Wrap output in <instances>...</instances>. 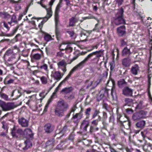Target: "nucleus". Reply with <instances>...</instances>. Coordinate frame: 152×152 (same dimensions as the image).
<instances>
[{"mask_svg":"<svg viewBox=\"0 0 152 152\" xmlns=\"http://www.w3.org/2000/svg\"><path fill=\"white\" fill-rule=\"evenodd\" d=\"M0 107L4 111H7L13 109L15 106L13 102H6L0 100Z\"/></svg>","mask_w":152,"mask_h":152,"instance_id":"nucleus-6","label":"nucleus"},{"mask_svg":"<svg viewBox=\"0 0 152 152\" xmlns=\"http://www.w3.org/2000/svg\"><path fill=\"white\" fill-rule=\"evenodd\" d=\"M118 12L115 13V16L113 18L114 23L116 25L121 24H124L125 21L124 18V10L122 7L117 10Z\"/></svg>","mask_w":152,"mask_h":152,"instance_id":"nucleus-3","label":"nucleus"},{"mask_svg":"<svg viewBox=\"0 0 152 152\" xmlns=\"http://www.w3.org/2000/svg\"><path fill=\"white\" fill-rule=\"evenodd\" d=\"M112 84V88L111 90V96H112L113 100L116 101L117 98L115 91V83L114 80H111Z\"/></svg>","mask_w":152,"mask_h":152,"instance_id":"nucleus-15","label":"nucleus"},{"mask_svg":"<svg viewBox=\"0 0 152 152\" xmlns=\"http://www.w3.org/2000/svg\"><path fill=\"white\" fill-rule=\"evenodd\" d=\"M86 118L83 121L80 125V131L77 133L82 134L83 132H87L89 123V121Z\"/></svg>","mask_w":152,"mask_h":152,"instance_id":"nucleus-9","label":"nucleus"},{"mask_svg":"<svg viewBox=\"0 0 152 152\" xmlns=\"http://www.w3.org/2000/svg\"><path fill=\"white\" fill-rule=\"evenodd\" d=\"M99 129V128L97 126L91 125L90 127V133H92L98 131Z\"/></svg>","mask_w":152,"mask_h":152,"instance_id":"nucleus-36","label":"nucleus"},{"mask_svg":"<svg viewBox=\"0 0 152 152\" xmlns=\"http://www.w3.org/2000/svg\"><path fill=\"white\" fill-rule=\"evenodd\" d=\"M54 128L50 123L46 124L44 126V130L45 132L47 134H50L54 130Z\"/></svg>","mask_w":152,"mask_h":152,"instance_id":"nucleus-18","label":"nucleus"},{"mask_svg":"<svg viewBox=\"0 0 152 152\" xmlns=\"http://www.w3.org/2000/svg\"><path fill=\"white\" fill-rule=\"evenodd\" d=\"M91 110V108L90 107L88 108L86 110L85 112V114L86 116V119H88L90 115V112Z\"/></svg>","mask_w":152,"mask_h":152,"instance_id":"nucleus-38","label":"nucleus"},{"mask_svg":"<svg viewBox=\"0 0 152 152\" xmlns=\"http://www.w3.org/2000/svg\"><path fill=\"white\" fill-rule=\"evenodd\" d=\"M11 21L8 22V23L10 25V26L12 25H11L12 23H17L18 22L16 20V17L15 15H13L11 16Z\"/></svg>","mask_w":152,"mask_h":152,"instance_id":"nucleus-29","label":"nucleus"},{"mask_svg":"<svg viewBox=\"0 0 152 152\" xmlns=\"http://www.w3.org/2000/svg\"><path fill=\"white\" fill-rule=\"evenodd\" d=\"M116 4H117L118 6H121L123 2V0H115Z\"/></svg>","mask_w":152,"mask_h":152,"instance_id":"nucleus-56","label":"nucleus"},{"mask_svg":"<svg viewBox=\"0 0 152 152\" xmlns=\"http://www.w3.org/2000/svg\"><path fill=\"white\" fill-rule=\"evenodd\" d=\"M146 114V113L144 111L140 110L133 114L132 117V119L134 121H135L143 118L145 117Z\"/></svg>","mask_w":152,"mask_h":152,"instance_id":"nucleus-8","label":"nucleus"},{"mask_svg":"<svg viewBox=\"0 0 152 152\" xmlns=\"http://www.w3.org/2000/svg\"><path fill=\"white\" fill-rule=\"evenodd\" d=\"M64 74H61L59 71L55 72L53 75V77L55 80H57V82L59 81L62 77Z\"/></svg>","mask_w":152,"mask_h":152,"instance_id":"nucleus-24","label":"nucleus"},{"mask_svg":"<svg viewBox=\"0 0 152 152\" xmlns=\"http://www.w3.org/2000/svg\"><path fill=\"white\" fill-rule=\"evenodd\" d=\"M68 126L65 125L64 127L62 129L60 130L58 132H57V131L56 132V134H61L62 135L60 136V137H62L64 135L65 133L66 132L68 131Z\"/></svg>","mask_w":152,"mask_h":152,"instance_id":"nucleus-27","label":"nucleus"},{"mask_svg":"<svg viewBox=\"0 0 152 152\" xmlns=\"http://www.w3.org/2000/svg\"><path fill=\"white\" fill-rule=\"evenodd\" d=\"M40 80L43 84H46L47 83V79L46 77L42 76L40 78Z\"/></svg>","mask_w":152,"mask_h":152,"instance_id":"nucleus-47","label":"nucleus"},{"mask_svg":"<svg viewBox=\"0 0 152 152\" xmlns=\"http://www.w3.org/2000/svg\"><path fill=\"white\" fill-rule=\"evenodd\" d=\"M100 113V112L99 110L97 109H94V112L92 114V119H94L96 116L98 117V118L99 117H101L99 115Z\"/></svg>","mask_w":152,"mask_h":152,"instance_id":"nucleus-30","label":"nucleus"},{"mask_svg":"<svg viewBox=\"0 0 152 152\" xmlns=\"http://www.w3.org/2000/svg\"><path fill=\"white\" fill-rule=\"evenodd\" d=\"M121 47H124L125 45L128 46L126 42L124 41V39H121Z\"/></svg>","mask_w":152,"mask_h":152,"instance_id":"nucleus-53","label":"nucleus"},{"mask_svg":"<svg viewBox=\"0 0 152 152\" xmlns=\"http://www.w3.org/2000/svg\"><path fill=\"white\" fill-rule=\"evenodd\" d=\"M54 140L53 138L50 139L48 140L46 143V147L47 148L48 146H50V148H52L53 144L54 142Z\"/></svg>","mask_w":152,"mask_h":152,"instance_id":"nucleus-34","label":"nucleus"},{"mask_svg":"<svg viewBox=\"0 0 152 152\" xmlns=\"http://www.w3.org/2000/svg\"><path fill=\"white\" fill-rule=\"evenodd\" d=\"M93 18L94 19H95L96 20H97L98 22V23L95 25V27L94 28V31H99V28H101V27L98 26V25L99 24V20L97 18H96L95 17H93Z\"/></svg>","mask_w":152,"mask_h":152,"instance_id":"nucleus-44","label":"nucleus"},{"mask_svg":"<svg viewBox=\"0 0 152 152\" xmlns=\"http://www.w3.org/2000/svg\"><path fill=\"white\" fill-rule=\"evenodd\" d=\"M55 32L56 34L57 38L58 39V37H59L60 35V33L57 28V25L59 23V15L58 14H55Z\"/></svg>","mask_w":152,"mask_h":152,"instance_id":"nucleus-13","label":"nucleus"},{"mask_svg":"<svg viewBox=\"0 0 152 152\" xmlns=\"http://www.w3.org/2000/svg\"><path fill=\"white\" fill-rule=\"evenodd\" d=\"M37 67L39 69H43L46 71H47L48 69V66L46 64H44L43 65L40 66H37Z\"/></svg>","mask_w":152,"mask_h":152,"instance_id":"nucleus-45","label":"nucleus"},{"mask_svg":"<svg viewBox=\"0 0 152 152\" xmlns=\"http://www.w3.org/2000/svg\"><path fill=\"white\" fill-rule=\"evenodd\" d=\"M142 147L143 150L146 152H150L152 150V144L146 141Z\"/></svg>","mask_w":152,"mask_h":152,"instance_id":"nucleus-21","label":"nucleus"},{"mask_svg":"<svg viewBox=\"0 0 152 152\" xmlns=\"http://www.w3.org/2000/svg\"><path fill=\"white\" fill-rule=\"evenodd\" d=\"M73 90L72 87H65L62 89L60 92L63 94H67L71 92Z\"/></svg>","mask_w":152,"mask_h":152,"instance_id":"nucleus-26","label":"nucleus"},{"mask_svg":"<svg viewBox=\"0 0 152 152\" xmlns=\"http://www.w3.org/2000/svg\"><path fill=\"white\" fill-rule=\"evenodd\" d=\"M126 83L124 79H121L118 82V84L119 86L122 85L124 84H126Z\"/></svg>","mask_w":152,"mask_h":152,"instance_id":"nucleus-52","label":"nucleus"},{"mask_svg":"<svg viewBox=\"0 0 152 152\" xmlns=\"http://www.w3.org/2000/svg\"><path fill=\"white\" fill-rule=\"evenodd\" d=\"M50 15H48L47 12V15L46 16L43 18V20L41 22V23L42 24H44L51 17H50Z\"/></svg>","mask_w":152,"mask_h":152,"instance_id":"nucleus-48","label":"nucleus"},{"mask_svg":"<svg viewBox=\"0 0 152 152\" xmlns=\"http://www.w3.org/2000/svg\"><path fill=\"white\" fill-rule=\"evenodd\" d=\"M117 121L119 124H120L121 125L123 126L124 127H125V125H127V126L126 127V129H128L130 128L131 125L130 121H126L124 120H121V118H123L124 117L119 113H117Z\"/></svg>","mask_w":152,"mask_h":152,"instance_id":"nucleus-7","label":"nucleus"},{"mask_svg":"<svg viewBox=\"0 0 152 152\" xmlns=\"http://www.w3.org/2000/svg\"><path fill=\"white\" fill-rule=\"evenodd\" d=\"M24 144L25 145V146L23 148V150H26L29 147V144H31L30 141L28 140H27L24 141Z\"/></svg>","mask_w":152,"mask_h":152,"instance_id":"nucleus-40","label":"nucleus"},{"mask_svg":"<svg viewBox=\"0 0 152 152\" xmlns=\"http://www.w3.org/2000/svg\"><path fill=\"white\" fill-rule=\"evenodd\" d=\"M83 111V109H81L80 112L78 113H76L75 115H74V116L76 118L79 122L80 120L82 118L83 116V114L82 113Z\"/></svg>","mask_w":152,"mask_h":152,"instance_id":"nucleus-28","label":"nucleus"},{"mask_svg":"<svg viewBox=\"0 0 152 152\" xmlns=\"http://www.w3.org/2000/svg\"><path fill=\"white\" fill-rule=\"evenodd\" d=\"M67 107V104L65 103L63 100L59 101L55 110L56 115L59 117H62L64 115V111L66 110Z\"/></svg>","mask_w":152,"mask_h":152,"instance_id":"nucleus-5","label":"nucleus"},{"mask_svg":"<svg viewBox=\"0 0 152 152\" xmlns=\"http://www.w3.org/2000/svg\"><path fill=\"white\" fill-rule=\"evenodd\" d=\"M19 26H18L14 28L12 30L11 32L9 34H6V32H4L2 30L3 29V28L1 27V34H0L1 36H8L10 37L13 36L17 31L18 29V28Z\"/></svg>","mask_w":152,"mask_h":152,"instance_id":"nucleus-11","label":"nucleus"},{"mask_svg":"<svg viewBox=\"0 0 152 152\" xmlns=\"http://www.w3.org/2000/svg\"><path fill=\"white\" fill-rule=\"evenodd\" d=\"M131 46L129 48L127 46L125 47L122 51V55L124 56L129 57L132 53L131 52L130 49Z\"/></svg>","mask_w":152,"mask_h":152,"instance_id":"nucleus-19","label":"nucleus"},{"mask_svg":"<svg viewBox=\"0 0 152 152\" xmlns=\"http://www.w3.org/2000/svg\"><path fill=\"white\" fill-rule=\"evenodd\" d=\"M0 96L2 98L6 101H9L10 100V98L8 97V96L5 93L0 92Z\"/></svg>","mask_w":152,"mask_h":152,"instance_id":"nucleus-37","label":"nucleus"},{"mask_svg":"<svg viewBox=\"0 0 152 152\" xmlns=\"http://www.w3.org/2000/svg\"><path fill=\"white\" fill-rule=\"evenodd\" d=\"M139 70V68L138 65L135 64L132 67L131 72L133 75H136L137 74Z\"/></svg>","mask_w":152,"mask_h":152,"instance_id":"nucleus-25","label":"nucleus"},{"mask_svg":"<svg viewBox=\"0 0 152 152\" xmlns=\"http://www.w3.org/2000/svg\"><path fill=\"white\" fill-rule=\"evenodd\" d=\"M58 67L60 66H66V63L64 60L59 61L58 63Z\"/></svg>","mask_w":152,"mask_h":152,"instance_id":"nucleus-46","label":"nucleus"},{"mask_svg":"<svg viewBox=\"0 0 152 152\" xmlns=\"http://www.w3.org/2000/svg\"><path fill=\"white\" fill-rule=\"evenodd\" d=\"M133 101L132 99L129 98H125L124 99V101L126 104L129 106H132Z\"/></svg>","mask_w":152,"mask_h":152,"instance_id":"nucleus-33","label":"nucleus"},{"mask_svg":"<svg viewBox=\"0 0 152 152\" xmlns=\"http://www.w3.org/2000/svg\"><path fill=\"white\" fill-rule=\"evenodd\" d=\"M146 122L143 120H139L137 121L135 124V127L138 129L141 130L145 127Z\"/></svg>","mask_w":152,"mask_h":152,"instance_id":"nucleus-16","label":"nucleus"},{"mask_svg":"<svg viewBox=\"0 0 152 152\" xmlns=\"http://www.w3.org/2000/svg\"><path fill=\"white\" fill-rule=\"evenodd\" d=\"M48 93H46L45 94V92H43L40 93L39 94V96L41 97H42V99H43L45 97V96Z\"/></svg>","mask_w":152,"mask_h":152,"instance_id":"nucleus-64","label":"nucleus"},{"mask_svg":"<svg viewBox=\"0 0 152 152\" xmlns=\"http://www.w3.org/2000/svg\"><path fill=\"white\" fill-rule=\"evenodd\" d=\"M62 0H60L59 3L57 5L55 10V14H58L60 10V8L61 7V3Z\"/></svg>","mask_w":152,"mask_h":152,"instance_id":"nucleus-32","label":"nucleus"},{"mask_svg":"<svg viewBox=\"0 0 152 152\" xmlns=\"http://www.w3.org/2000/svg\"><path fill=\"white\" fill-rule=\"evenodd\" d=\"M11 130L12 137L20 140H23L24 138L29 139L33 137L34 134L30 129H26L23 131L21 129L17 128L14 125Z\"/></svg>","mask_w":152,"mask_h":152,"instance_id":"nucleus-2","label":"nucleus"},{"mask_svg":"<svg viewBox=\"0 0 152 152\" xmlns=\"http://www.w3.org/2000/svg\"><path fill=\"white\" fill-rule=\"evenodd\" d=\"M66 32L69 34L70 37H73L75 34V33L73 31H66Z\"/></svg>","mask_w":152,"mask_h":152,"instance_id":"nucleus-55","label":"nucleus"},{"mask_svg":"<svg viewBox=\"0 0 152 152\" xmlns=\"http://www.w3.org/2000/svg\"><path fill=\"white\" fill-rule=\"evenodd\" d=\"M2 23H3V26L4 27L6 28V32H7L10 30V26H8L7 23L5 21H3Z\"/></svg>","mask_w":152,"mask_h":152,"instance_id":"nucleus-49","label":"nucleus"},{"mask_svg":"<svg viewBox=\"0 0 152 152\" xmlns=\"http://www.w3.org/2000/svg\"><path fill=\"white\" fill-rule=\"evenodd\" d=\"M103 108L107 110H108L109 107L108 104L106 103H104L103 104Z\"/></svg>","mask_w":152,"mask_h":152,"instance_id":"nucleus-63","label":"nucleus"},{"mask_svg":"<svg viewBox=\"0 0 152 152\" xmlns=\"http://www.w3.org/2000/svg\"><path fill=\"white\" fill-rule=\"evenodd\" d=\"M0 15L2 18L8 20L11 18V15H10L8 13L5 12H0Z\"/></svg>","mask_w":152,"mask_h":152,"instance_id":"nucleus-31","label":"nucleus"},{"mask_svg":"<svg viewBox=\"0 0 152 152\" xmlns=\"http://www.w3.org/2000/svg\"><path fill=\"white\" fill-rule=\"evenodd\" d=\"M122 64L125 67H129L131 64V59L129 57L124 58L122 60Z\"/></svg>","mask_w":152,"mask_h":152,"instance_id":"nucleus-23","label":"nucleus"},{"mask_svg":"<svg viewBox=\"0 0 152 152\" xmlns=\"http://www.w3.org/2000/svg\"><path fill=\"white\" fill-rule=\"evenodd\" d=\"M8 78V77H7L5 79L4 83L5 84H8L12 83H13L14 80L10 79L8 80H7V79Z\"/></svg>","mask_w":152,"mask_h":152,"instance_id":"nucleus-43","label":"nucleus"},{"mask_svg":"<svg viewBox=\"0 0 152 152\" xmlns=\"http://www.w3.org/2000/svg\"><path fill=\"white\" fill-rule=\"evenodd\" d=\"M101 117H99L97 119L91 121V125L97 126L99 122L101 121Z\"/></svg>","mask_w":152,"mask_h":152,"instance_id":"nucleus-39","label":"nucleus"},{"mask_svg":"<svg viewBox=\"0 0 152 152\" xmlns=\"http://www.w3.org/2000/svg\"><path fill=\"white\" fill-rule=\"evenodd\" d=\"M122 91V94L126 96H132L133 89L129 88L128 86L124 87Z\"/></svg>","mask_w":152,"mask_h":152,"instance_id":"nucleus-12","label":"nucleus"},{"mask_svg":"<svg viewBox=\"0 0 152 152\" xmlns=\"http://www.w3.org/2000/svg\"><path fill=\"white\" fill-rule=\"evenodd\" d=\"M44 39L45 41L48 42L53 39L51 36L49 34H45L44 37Z\"/></svg>","mask_w":152,"mask_h":152,"instance_id":"nucleus-42","label":"nucleus"},{"mask_svg":"<svg viewBox=\"0 0 152 152\" xmlns=\"http://www.w3.org/2000/svg\"><path fill=\"white\" fill-rule=\"evenodd\" d=\"M13 53V50L11 49H8L5 52V56H9L12 54Z\"/></svg>","mask_w":152,"mask_h":152,"instance_id":"nucleus-50","label":"nucleus"},{"mask_svg":"<svg viewBox=\"0 0 152 152\" xmlns=\"http://www.w3.org/2000/svg\"><path fill=\"white\" fill-rule=\"evenodd\" d=\"M103 119L102 120L106 121L107 118V116L106 113L103 112Z\"/></svg>","mask_w":152,"mask_h":152,"instance_id":"nucleus-57","label":"nucleus"},{"mask_svg":"<svg viewBox=\"0 0 152 152\" xmlns=\"http://www.w3.org/2000/svg\"><path fill=\"white\" fill-rule=\"evenodd\" d=\"M42 55L39 53H36L31 56V58L36 60H39L41 58Z\"/></svg>","mask_w":152,"mask_h":152,"instance_id":"nucleus-35","label":"nucleus"},{"mask_svg":"<svg viewBox=\"0 0 152 152\" xmlns=\"http://www.w3.org/2000/svg\"><path fill=\"white\" fill-rule=\"evenodd\" d=\"M146 134L147 132L145 131L141 132V134L143 139H144L146 137Z\"/></svg>","mask_w":152,"mask_h":152,"instance_id":"nucleus-62","label":"nucleus"},{"mask_svg":"<svg viewBox=\"0 0 152 152\" xmlns=\"http://www.w3.org/2000/svg\"><path fill=\"white\" fill-rule=\"evenodd\" d=\"M108 90L107 89H103L100 91L97 97V100L99 101L103 98L108 97L109 94Z\"/></svg>","mask_w":152,"mask_h":152,"instance_id":"nucleus-10","label":"nucleus"},{"mask_svg":"<svg viewBox=\"0 0 152 152\" xmlns=\"http://www.w3.org/2000/svg\"><path fill=\"white\" fill-rule=\"evenodd\" d=\"M136 108L137 109H141L142 108V102H140L136 107Z\"/></svg>","mask_w":152,"mask_h":152,"instance_id":"nucleus-60","label":"nucleus"},{"mask_svg":"<svg viewBox=\"0 0 152 152\" xmlns=\"http://www.w3.org/2000/svg\"><path fill=\"white\" fill-rule=\"evenodd\" d=\"M56 0H41L37 3L40 4L41 6L45 8L47 12V15H50V17L52 15V7Z\"/></svg>","mask_w":152,"mask_h":152,"instance_id":"nucleus-4","label":"nucleus"},{"mask_svg":"<svg viewBox=\"0 0 152 152\" xmlns=\"http://www.w3.org/2000/svg\"><path fill=\"white\" fill-rule=\"evenodd\" d=\"M18 122L22 127H27L28 125V121L23 117L19 118L18 119Z\"/></svg>","mask_w":152,"mask_h":152,"instance_id":"nucleus-20","label":"nucleus"},{"mask_svg":"<svg viewBox=\"0 0 152 152\" xmlns=\"http://www.w3.org/2000/svg\"><path fill=\"white\" fill-rule=\"evenodd\" d=\"M72 120L73 122L76 125H77L79 122L74 116V114L73 115V117L72 118Z\"/></svg>","mask_w":152,"mask_h":152,"instance_id":"nucleus-51","label":"nucleus"},{"mask_svg":"<svg viewBox=\"0 0 152 152\" xmlns=\"http://www.w3.org/2000/svg\"><path fill=\"white\" fill-rule=\"evenodd\" d=\"M79 19L75 17H72L69 19V26H74L75 25L76 23L79 21Z\"/></svg>","mask_w":152,"mask_h":152,"instance_id":"nucleus-22","label":"nucleus"},{"mask_svg":"<svg viewBox=\"0 0 152 152\" xmlns=\"http://www.w3.org/2000/svg\"><path fill=\"white\" fill-rule=\"evenodd\" d=\"M79 56L77 55L74 56L72 59L69 61L68 63V64H70L72 62L74 61L76 59H77V58Z\"/></svg>","mask_w":152,"mask_h":152,"instance_id":"nucleus-61","label":"nucleus"},{"mask_svg":"<svg viewBox=\"0 0 152 152\" xmlns=\"http://www.w3.org/2000/svg\"><path fill=\"white\" fill-rule=\"evenodd\" d=\"M102 124L103 125L102 128L105 130H107V129L109 127V124L107 123L105 121L102 120Z\"/></svg>","mask_w":152,"mask_h":152,"instance_id":"nucleus-41","label":"nucleus"},{"mask_svg":"<svg viewBox=\"0 0 152 152\" xmlns=\"http://www.w3.org/2000/svg\"><path fill=\"white\" fill-rule=\"evenodd\" d=\"M125 110L126 112L128 114H132L133 112V110L132 109L130 108H127L125 109Z\"/></svg>","mask_w":152,"mask_h":152,"instance_id":"nucleus-58","label":"nucleus"},{"mask_svg":"<svg viewBox=\"0 0 152 152\" xmlns=\"http://www.w3.org/2000/svg\"><path fill=\"white\" fill-rule=\"evenodd\" d=\"M103 50L101 49L88 54L83 61L75 66L71 70L69 74L64 79L66 81L67 80L75 71L79 69L82 68L85 66L86 63L90 59L91 63L95 64H97L100 59V57L102 56L103 55Z\"/></svg>","mask_w":152,"mask_h":152,"instance_id":"nucleus-1","label":"nucleus"},{"mask_svg":"<svg viewBox=\"0 0 152 152\" xmlns=\"http://www.w3.org/2000/svg\"><path fill=\"white\" fill-rule=\"evenodd\" d=\"M88 33L86 31L83 29H81L80 31V38L83 39L82 41L84 42L87 41L86 38L87 37Z\"/></svg>","mask_w":152,"mask_h":152,"instance_id":"nucleus-17","label":"nucleus"},{"mask_svg":"<svg viewBox=\"0 0 152 152\" xmlns=\"http://www.w3.org/2000/svg\"><path fill=\"white\" fill-rule=\"evenodd\" d=\"M118 35L120 37H122L126 34V27L124 25L118 27L117 28Z\"/></svg>","mask_w":152,"mask_h":152,"instance_id":"nucleus-14","label":"nucleus"},{"mask_svg":"<svg viewBox=\"0 0 152 152\" xmlns=\"http://www.w3.org/2000/svg\"><path fill=\"white\" fill-rule=\"evenodd\" d=\"M3 124L2 126V128L4 129L5 130L6 132H7L8 130V126L7 124H3V123H2Z\"/></svg>","mask_w":152,"mask_h":152,"instance_id":"nucleus-59","label":"nucleus"},{"mask_svg":"<svg viewBox=\"0 0 152 152\" xmlns=\"http://www.w3.org/2000/svg\"><path fill=\"white\" fill-rule=\"evenodd\" d=\"M65 97L66 99L71 100L74 98V96L72 94L69 95H66Z\"/></svg>","mask_w":152,"mask_h":152,"instance_id":"nucleus-54","label":"nucleus"}]
</instances>
